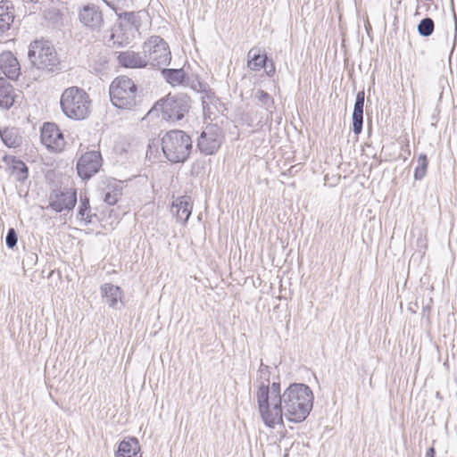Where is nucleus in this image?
<instances>
[{
    "instance_id": "obj_34",
    "label": "nucleus",
    "mask_w": 457,
    "mask_h": 457,
    "mask_svg": "<svg viewBox=\"0 0 457 457\" xmlns=\"http://www.w3.org/2000/svg\"><path fill=\"white\" fill-rule=\"evenodd\" d=\"M124 18L131 24H136L137 22V17L134 12H124Z\"/></svg>"
},
{
    "instance_id": "obj_8",
    "label": "nucleus",
    "mask_w": 457,
    "mask_h": 457,
    "mask_svg": "<svg viewBox=\"0 0 457 457\" xmlns=\"http://www.w3.org/2000/svg\"><path fill=\"white\" fill-rule=\"evenodd\" d=\"M222 131L217 125H210L201 133L197 140V148L205 155L214 154L222 143Z\"/></svg>"
},
{
    "instance_id": "obj_27",
    "label": "nucleus",
    "mask_w": 457,
    "mask_h": 457,
    "mask_svg": "<svg viewBox=\"0 0 457 457\" xmlns=\"http://www.w3.org/2000/svg\"><path fill=\"white\" fill-rule=\"evenodd\" d=\"M162 74L166 81L172 86L182 84L186 79V72L183 69H162Z\"/></svg>"
},
{
    "instance_id": "obj_21",
    "label": "nucleus",
    "mask_w": 457,
    "mask_h": 457,
    "mask_svg": "<svg viewBox=\"0 0 457 457\" xmlns=\"http://www.w3.org/2000/svg\"><path fill=\"white\" fill-rule=\"evenodd\" d=\"M102 296L111 308H117L119 301H121L122 291L118 286L105 283L101 287Z\"/></svg>"
},
{
    "instance_id": "obj_25",
    "label": "nucleus",
    "mask_w": 457,
    "mask_h": 457,
    "mask_svg": "<svg viewBox=\"0 0 457 457\" xmlns=\"http://www.w3.org/2000/svg\"><path fill=\"white\" fill-rule=\"evenodd\" d=\"M270 367L265 365L262 361H261L260 367L257 371V382L259 383L258 389L256 392V402L258 403V394L262 387L264 386L268 389V397L270 398L271 395V385L270 384Z\"/></svg>"
},
{
    "instance_id": "obj_9",
    "label": "nucleus",
    "mask_w": 457,
    "mask_h": 457,
    "mask_svg": "<svg viewBox=\"0 0 457 457\" xmlns=\"http://www.w3.org/2000/svg\"><path fill=\"white\" fill-rule=\"evenodd\" d=\"M102 155L98 151L87 152L77 162L78 175L84 180L91 179L102 167Z\"/></svg>"
},
{
    "instance_id": "obj_17",
    "label": "nucleus",
    "mask_w": 457,
    "mask_h": 457,
    "mask_svg": "<svg viewBox=\"0 0 457 457\" xmlns=\"http://www.w3.org/2000/svg\"><path fill=\"white\" fill-rule=\"evenodd\" d=\"M115 457H141L139 442L136 437H126L119 445Z\"/></svg>"
},
{
    "instance_id": "obj_18",
    "label": "nucleus",
    "mask_w": 457,
    "mask_h": 457,
    "mask_svg": "<svg viewBox=\"0 0 457 457\" xmlns=\"http://www.w3.org/2000/svg\"><path fill=\"white\" fill-rule=\"evenodd\" d=\"M171 212L175 213L177 219L187 222L192 213V204L189 196L179 197L172 203Z\"/></svg>"
},
{
    "instance_id": "obj_28",
    "label": "nucleus",
    "mask_w": 457,
    "mask_h": 457,
    "mask_svg": "<svg viewBox=\"0 0 457 457\" xmlns=\"http://www.w3.org/2000/svg\"><path fill=\"white\" fill-rule=\"evenodd\" d=\"M253 96L262 107L272 114L275 102L273 97L269 93L262 89H257L254 92Z\"/></svg>"
},
{
    "instance_id": "obj_24",
    "label": "nucleus",
    "mask_w": 457,
    "mask_h": 457,
    "mask_svg": "<svg viewBox=\"0 0 457 457\" xmlns=\"http://www.w3.org/2000/svg\"><path fill=\"white\" fill-rule=\"evenodd\" d=\"M104 201L109 205L117 204L119 197L122 194V187L115 179H108L106 187L104 188Z\"/></svg>"
},
{
    "instance_id": "obj_23",
    "label": "nucleus",
    "mask_w": 457,
    "mask_h": 457,
    "mask_svg": "<svg viewBox=\"0 0 457 457\" xmlns=\"http://www.w3.org/2000/svg\"><path fill=\"white\" fill-rule=\"evenodd\" d=\"M0 137L3 143L9 148H17L22 144V137L17 128L12 127L0 129Z\"/></svg>"
},
{
    "instance_id": "obj_33",
    "label": "nucleus",
    "mask_w": 457,
    "mask_h": 457,
    "mask_svg": "<svg viewBox=\"0 0 457 457\" xmlns=\"http://www.w3.org/2000/svg\"><path fill=\"white\" fill-rule=\"evenodd\" d=\"M262 68L265 70L267 76L272 77L275 74L276 69L272 60L268 59L266 65Z\"/></svg>"
},
{
    "instance_id": "obj_2",
    "label": "nucleus",
    "mask_w": 457,
    "mask_h": 457,
    "mask_svg": "<svg viewBox=\"0 0 457 457\" xmlns=\"http://www.w3.org/2000/svg\"><path fill=\"white\" fill-rule=\"evenodd\" d=\"M60 104L66 117L74 120H81L90 113L91 100L87 92L78 87L66 88L61 96Z\"/></svg>"
},
{
    "instance_id": "obj_7",
    "label": "nucleus",
    "mask_w": 457,
    "mask_h": 457,
    "mask_svg": "<svg viewBox=\"0 0 457 457\" xmlns=\"http://www.w3.org/2000/svg\"><path fill=\"white\" fill-rule=\"evenodd\" d=\"M143 54L147 60V65L152 67L167 66L171 60V54L168 44L159 36L151 37L144 43Z\"/></svg>"
},
{
    "instance_id": "obj_22",
    "label": "nucleus",
    "mask_w": 457,
    "mask_h": 457,
    "mask_svg": "<svg viewBox=\"0 0 457 457\" xmlns=\"http://www.w3.org/2000/svg\"><path fill=\"white\" fill-rule=\"evenodd\" d=\"M14 21V8L8 0L0 1V30L7 31Z\"/></svg>"
},
{
    "instance_id": "obj_1",
    "label": "nucleus",
    "mask_w": 457,
    "mask_h": 457,
    "mask_svg": "<svg viewBox=\"0 0 457 457\" xmlns=\"http://www.w3.org/2000/svg\"><path fill=\"white\" fill-rule=\"evenodd\" d=\"M262 386L258 394V409L263 423L269 428L283 423V416L289 421L300 423L310 414L314 395L312 389L303 383L290 384L283 393L279 382L271 384V395Z\"/></svg>"
},
{
    "instance_id": "obj_3",
    "label": "nucleus",
    "mask_w": 457,
    "mask_h": 457,
    "mask_svg": "<svg viewBox=\"0 0 457 457\" xmlns=\"http://www.w3.org/2000/svg\"><path fill=\"white\" fill-rule=\"evenodd\" d=\"M193 142L183 130H170L162 138V149L172 163L185 162L191 153Z\"/></svg>"
},
{
    "instance_id": "obj_31",
    "label": "nucleus",
    "mask_w": 457,
    "mask_h": 457,
    "mask_svg": "<svg viewBox=\"0 0 457 457\" xmlns=\"http://www.w3.org/2000/svg\"><path fill=\"white\" fill-rule=\"evenodd\" d=\"M18 242V236L13 228H10L5 237V244L8 248L12 249L16 246Z\"/></svg>"
},
{
    "instance_id": "obj_35",
    "label": "nucleus",
    "mask_w": 457,
    "mask_h": 457,
    "mask_svg": "<svg viewBox=\"0 0 457 457\" xmlns=\"http://www.w3.org/2000/svg\"><path fill=\"white\" fill-rule=\"evenodd\" d=\"M436 451L434 447H430L428 449L426 453V457H436Z\"/></svg>"
},
{
    "instance_id": "obj_19",
    "label": "nucleus",
    "mask_w": 457,
    "mask_h": 457,
    "mask_svg": "<svg viewBox=\"0 0 457 457\" xmlns=\"http://www.w3.org/2000/svg\"><path fill=\"white\" fill-rule=\"evenodd\" d=\"M16 95L12 84L4 78H0V107L10 109L15 102Z\"/></svg>"
},
{
    "instance_id": "obj_5",
    "label": "nucleus",
    "mask_w": 457,
    "mask_h": 457,
    "mask_svg": "<svg viewBox=\"0 0 457 457\" xmlns=\"http://www.w3.org/2000/svg\"><path fill=\"white\" fill-rule=\"evenodd\" d=\"M112 104L119 109L131 110L137 105V87L127 76H119L113 79L109 88Z\"/></svg>"
},
{
    "instance_id": "obj_4",
    "label": "nucleus",
    "mask_w": 457,
    "mask_h": 457,
    "mask_svg": "<svg viewBox=\"0 0 457 457\" xmlns=\"http://www.w3.org/2000/svg\"><path fill=\"white\" fill-rule=\"evenodd\" d=\"M28 57L32 66L37 70L58 72L62 70L61 62L54 46L45 40L30 43Z\"/></svg>"
},
{
    "instance_id": "obj_16",
    "label": "nucleus",
    "mask_w": 457,
    "mask_h": 457,
    "mask_svg": "<svg viewBox=\"0 0 457 457\" xmlns=\"http://www.w3.org/2000/svg\"><path fill=\"white\" fill-rule=\"evenodd\" d=\"M3 161L8 165L11 174L17 181L24 182L28 179L29 168L24 162L11 155H5Z\"/></svg>"
},
{
    "instance_id": "obj_13",
    "label": "nucleus",
    "mask_w": 457,
    "mask_h": 457,
    "mask_svg": "<svg viewBox=\"0 0 457 457\" xmlns=\"http://www.w3.org/2000/svg\"><path fill=\"white\" fill-rule=\"evenodd\" d=\"M0 71L12 80H16L20 77L21 66L12 52L5 51L0 54Z\"/></svg>"
},
{
    "instance_id": "obj_29",
    "label": "nucleus",
    "mask_w": 457,
    "mask_h": 457,
    "mask_svg": "<svg viewBox=\"0 0 457 457\" xmlns=\"http://www.w3.org/2000/svg\"><path fill=\"white\" fill-rule=\"evenodd\" d=\"M435 29V23L434 21L429 18L426 17L422 19L420 23L418 24L417 30L419 34L421 37H429L433 34Z\"/></svg>"
},
{
    "instance_id": "obj_15",
    "label": "nucleus",
    "mask_w": 457,
    "mask_h": 457,
    "mask_svg": "<svg viewBox=\"0 0 457 457\" xmlns=\"http://www.w3.org/2000/svg\"><path fill=\"white\" fill-rule=\"evenodd\" d=\"M364 101V91H359L356 95V99L352 115L353 132L357 136L361 134L362 131Z\"/></svg>"
},
{
    "instance_id": "obj_11",
    "label": "nucleus",
    "mask_w": 457,
    "mask_h": 457,
    "mask_svg": "<svg viewBox=\"0 0 457 457\" xmlns=\"http://www.w3.org/2000/svg\"><path fill=\"white\" fill-rule=\"evenodd\" d=\"M80 23L92 31H99L104 25L102 10L95 4L83 5L79 10Z\"/></svg>"
},
{
    "instance_id": "obj_38",
    "label": "nucleus",
    "mask_w": 457,
    "mask_h": 457,
    "mask_svg": "<svg viewBox=\"0 0 457 457\" xmlns=\"http://www.w3.org/2000/svg\"><path fill=\"white\" fill-rule=\"evenodd\" d=\"M24 2H27V3H33V4H36L38 2V0H23Z\"/></svg>"
},
{
    "instance_id": "obj_6",
    "label": "nucleus",
    "mask_w": 457,
    "mask_h": 457,
    "mask_svg": "<svg viewBox=\"0 0 457 457\" xmlns=\"http://www.w3.org/2000/svg\"><path fill=\"white\" fill-rule=\"evenodd\" d=\"M189 109L190 99L188 96L185 95L168 96L165 99L157 102L148 112V115L153 116L160 112L162 120L174 122L182 120Z\"/></svg>"
},
{
    "instance_id": "obj_12",
    "label": "nucleus",
    "mask_w": 457,
    "mask_h": 457,
    "mask_svg": "<svg viewBox=\"0 0 457 457\" xmlns=\"http://www.w3.org/2000/svg\"><path fill=\"white\" fill-rule=\"evenodd\" d=\"M77 203V193L75 189H66L64 191H54L50 195L49 206L56 212H62L64 210H72Z\"/></svg>"
},
{
    "instance_id": "obj_32",
    "label": "nucleus",
    "mask_w": 457,
    "mask_h": 457,
    "mask_svg": "<svg viewBox=\"0 0 457 457\" xmlns=\"http://www.w3.org/2000/svg\"><path fill=\"white\" fill-rule=\"evenodd\" d=\"M215 98L214 93L208 91L205 92V95L202 96V105L203 110L205 112L209 110V104L212 103V100Z\"/></svg>"
},
{
    "instance_id": "obj_37",
    "label": "nucleus",
    "mask_w": 457,
    "mask_h": 457,
    "mask_svg": "<svg viewBox=\"0 0 457 457\" xmlns=\"http://www.w3.org/2000/svg\"><path fill=\"white\" fill-rule=\"evenodd\" d=\"M426 312H429V306L428 305L423 307V310H422L423 315L425 314Z\"/></svg>"
},
{
    "instance_id": "obj_20",
    "label": "nucleus",
    "mask_w": 457,
    "mask_h": 457,
    "mask_svg": "<svg viewBox=\"0 0 457 457\" xmlns=\"http://www.w3.org/2000/svg\"><path fill=\"white\" fill-rule=\"evenodd\" d=\"M78 219L84 225H89L93 222V218H96V213L92 212L89 198L87 194H80L79 195V205L78 208Z\"/></svg>"
},
{
    "instance_id": "obj_14",
    "label": "nucleus",
    "mask_w": 457,
    "mask_h": 457,
    "mask_svg": "<svg viewBox=\"0 0 457 457\" xmlns=\"http://www.w3.org/2000/svg\"><path fill=\"white\" fill-rule=\"evenodd\" d=\"M120 66L130 69L145 68L147 66V60L145 54L133 51L120 52L117 56Z\"/></svg>"
},
{
    "instance_id": "obj_26",
    "label": "nucleus",
    "mask_w": 457,
    "mask_h": 457,
    "mask_svg": "<svg viewBox=\"0 0 457 457\" xmlns=\"http://www.w3.org/2000/svg\"><path fill=\"white\" fill-rule=\"evenodd\" d=\"M248 67L253 71H260L264 67L268 62V57L266 54H261L260 50L256 48H252L248 52Z\"/></svg>"
},
{
    "instance_id": "obj_10",
    "label": "nucleus",
    "mask_w": 457,
    "mask_h": 457,
    "mask_svg": "<svg viewBox=\"0 0 457 457\" xmlns=\"http://www.w3.org/2000/svg\"><path fill=\"white\" fill-rule=\"evenodd\" d=\"M40 139L48 150L62 152L65 146V139L62 132L53 122H46L41 128Z\"/></svg>"
},
{
    "instance_id": "obj_30",
    "label": "nucleus",
    "mask_w": 457,
    "mask_h": 457,
    "mask_svg": "<svg viewBox=\"0 0 457 457\" xmlns=\"http://www.w3.org/2000/svg\"><path fill=\"white\" fill-rule=\"evenodd\" d=\"M418 162L419 165L416 167L414 170V179L416 180H421L427 173V169L428 165L427 155L424 154H420L419 156Z\"/></svg>"
},
{
    "instance_id": "obj_36",
    "label": "nucleus",
    "mask_w": 457,
    "mask_h": 457,
    "mask_svg": "<svg viewBox=\"0 0 457 457\" xmlns=\"http://www.w3.org/2000/svg\"><path fill=\"white\" fill-rule=\"evenodd\" d=\"M451 3H452V10H453V19H454V22H455V30H457V18H456V14H455V12H454V7H453V0H451Z\"/></svg>"
}]
</instances>
